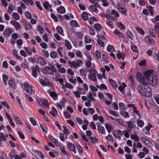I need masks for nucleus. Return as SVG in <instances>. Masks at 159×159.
<instances>
[{
	"label": "nucleus",
	"instance_id": "obj_1",
	"mask_svg": "<svg viewBox=\"0 0 159 159\" xmlns=\"http://www.w3.org/2000/svg\"><path fill=\"white\" fill-rule=\"evenodd\" d=\"M144 75L152 86L157 85L158 74L156 72L153 70H148L145 72Z\"/></svg>",
	"mask_w": 159,
	"mask_h": 159
},
{
	"label": "nucleus",
	"instance_id": "obj_2",
	"mask_svg": "<svg viewBox=\"0 0 159 159\" xmlns=\"http://www.w3.org/2000/svg\"><path fill=\"white\" fill-rule=\"evenodd\" d=\"M138 90L141 95L149 98L152 96L151 89L145 84L139 85L138 87Z\"/></svg>",
	"mask_w": 159,
	"mask_h": 159
},
{
	"label": "nucleus",
	"instance_id": "obj_3",
	"mask_svg": "<svg viewBox=\"0 0 159 159\" xmlns=\"http://www.w3.org/2000/svg\"><path fill=\"white\" fill-rule=\"evenodd\" d=\"M21 86L23 89L28 93L31 95L34 94L35 92V88L30 84L25 83L22 84Z\"/></svg>",
	"mask_w": 159,
	"mask_h": 159
},
{
	"label": "nucleus",
	"instance_id": "obj_4",
	"mask_svg": "<svg viewBox=\"0 0 159 159\" xmlns=\"http://www.w3.org/2000/svg\"><path fill=\"white\" fill-rule=\"evenodd\" d=\"M68 63L70 65L71 67H73L75 69H76L80 66H81L83 64V62L81 60H78L76 61H68Z\"/></svg>",
	"mask_w": 159,
	"mask_h": 159
},
{
	"label": "nucleus",
	"instance_id": "obj_5",
	"mask_svg": "<svg viewBox=\"0 0 159 159\" xmlns=\"http://www.w3.org/2000/svg\"><path fill=\"white\" fill-rule=\"evenodd\" d=\"M120 16L119 13L115 10H112L110 14V17L112 21H115L116 20L117 18Z\"/></svg>",
	"mask_w": 159,
	"mask_h": 159
},
{
	"label": "nucleus",
	"instance_id": "obj_6",
	"mask_svg": "<svg viewBox=\"0 0 159 159\" xmlns=\"http://www.w3.org/2000/svg\"><path fill=\"white\" fill-rule=\"evenodd\" d=\"M57 70L54 66L50 67L46 66L45 67L44 70V74L48 73L50 75H53L54 72H56Z\"/></svg>",
	"mask_w": 159,
	"mask_h": 159
},
{
	"label": "nucleus",
	"instance_id": "obj_7",
	"mask_svg": "<svg viewBox=\"0 0 159 159\" xmlns=\"http://www.w3.org/2000/svg\"><path fill=\"white\" fill-rule=\"evenodd\" d=\"M66 102V100L65 98H62L59 102H56L55 105L61 110L62 108L65 107V104Z\"/></svg>",
	"mask_w": 159,
	"mask_h": 159
},
{
	"label": "nucleus",
	"instance_id": "obj_8",
	"mask_svg": "<svg viewBox=\"0 0 159 159\" xmlns=\"http://www.w3.org/2000/svg\"><path fill=\"white\" fill-rule=\"evenodd\" d=\"M136 77L139 81L143 84H142L146 85V82L145 77L140 73H137Z\"/></svg>",
	"mask_w": 159,
	"mask_h": 159
},
{
	"label": "nucleus",
	"instance_id": "obj_9",
	"mask_svg": "<svg viewBox=\"0 0 159 159\" xmlns=\"http://www.w3.org/2000/svg\"><path fill=\"white\" fill-rule=\"evenodd\" d=\"M89 72L90 73V74L89 75V78L93 81H96L97 79L95 75L97 73L96 71L93 69L92 70H89Z\"/></svg>",
	"mask_w": 159,
	"mask_h": 159
},
{
	"label": "nucleus",
	"instance_id": "obj_10",
	"mask_svg": "<svg viewBox=\"0 0 159 159\" xmlns=\"http://www.w3.org/2000/svg\"><path fill=\"white\" fill-rule=\"evenodd\" d=\"M117 10L123 15L126 16L127 15V10L123 6L120 4L117 5L116 7Z\"/></svg>",
	"mask_w": 159,
	"mask_h": 159
},
{
	"label": "nucleus",
	"instance_id": "obj_11",
	"mask_svg": "<svg viewBox=\"0 0 159 159\" xmlns=\"http://www.w3.org/2000/svg\"><path fill=\"white\" fill-rule=\"evenodd\" d=\"M144 40L148 44L154 45L155 44L154 40L149 36H147L144 39Z\"/></svg>",
	"mask_w": 159,
	"mask_h": 159
},
{
	"label": "nucleus",
	"instance_id": "obj_12",
	"mask_svg": "<svg viewBox=\"0 0 159 159\" xmlns=\"http://www.w3.org/2000/svg\"><path fill=\"white\" fill-rule=\"evenodd\" d=\"M141 140L145 144L149 147H151L153 145V144L151 141L144 137H141Z\"/></svg>",
	"mask_w": 159,
	"mask_h": 159
},
{
	"label": "nucleus",
	"instance_id": "obj_13",
	"mask_svg": "<svg viewBox=\"0 0 159 159\" xmlns=\"http://www.w3.org/2000/svg\"><path fill=\"white\" fill-rule=\"evenodd\" d=\"M67 145L69 149L71 151H73V152L76 154V152L75 150V145L72 143H70L68 141L67 142Z\"/></svg>",
	"mask_w": 159,
	"mask_h": 159
},
{
	"label": "nucleus",
	"instance_id": "obj_14",
	"mask_svg": "<svg viewBox=\"0 0 159 159\" xmlns=\"http://www.w3.org/2000/svg\"><path fill=\"white\" fill-rule=\"evenodd\" d=\"M40 71V69L38 66H36L32 69V75L34 77H36L37 76V72Z\"/></svg>",
	"mask_w": 159,
	"mask_h": 159
},
{
	"label": "nucleus",
	"instance_id": "obj_15",
	"mask_svg": "<svg viewBox=\"0 0 159 159\" xmlns=\"http://www.w3.org/2000/svg\"><path fill=\"white\" fill-rule=\"evenodd\" d=\"M60 150L63 154L66 156L68 159H70L71 157L70 154L66 151L64 147H61Z\"/></svg>",
	"mask_w": 159,
	"mask_h": 159
},
{
	"label": "nucleus",
	"instance_id": "obj_16",
	"mask_svg": "<svg viewBox=\"0 0 159 159\" xmlns=\"http://www.w3.org/2000/svg\"><path fill=\"white\" fill-rule=\"evenodd\" d=\"M5 115L9 121L10 125L13 127H14L15 126V124L13 121L12 119L10 116L7 112L5 113Z\"/></svg>",
	"mask_w": 159,
	"mask_h": 159
},
{
	"label": "nucleus",
	"instance_id": "obj_17",
	"mask_svg": "<svg viewBox=\"0 0 159 159\" xmlns=\"http://www.w3.org/2000/svg\"><path fill=\"white\" fill-rule=\"evenodd\" d=\"M39 83L42 85L43 86H51V84L50 82L48 80L45 81L43 79H40L39 80Z\"/></svg>",
	"mask_w": 159,
	"mask_h": 159
},
{
	"label": "nucleus",
	"instance_id": "obj_18",
	"mask_svg": "<svg viewBox=\"0 0 159 159\" xmlns=\"http://www.w3.org/2000/svg\"><path fill=\"white\" fill-rule=\"evenodd\" d=\"M11 23L14 26L16 30H18L20 27V25L19 23L15 20H11Z\"/></svg>",
	"mask_w": 159,
	"mask_h": 159
},
{
	"label": "nucleus",
	"instance_id": "obj_19",
	"mask_svg": "<svg viewBox=\"0 0 159 159\" xmlns=\"http://www.w3.org/2000/svg\"><path fill=\"white\" fill-rule=\"evenodd\" d=\"M12 52L14 56L16 57L17 59L19 60L20 61H22L23 58L19 56L18 55V52L17 51L15 50H13L12 51Z\"/></svg>",
	"mask_w": 159,
	"mask_h": 159
},
{
	"label": "nucleus",
	"instance_id": "obj_20",
	"mask_svg": "<svg viewBox=\"0 0 159 159\" xmlns=\"http://www.w3.org/2000/svg\"><path fill=\"white\" fill-rule=\"evenodd\" d=\"M7 140L6 137H5L3 133H0V145L2 146V141L6 142Z\"/></svg>",
	"mask_w": 159,
	"mask_h": 159
},
{
	"label": "nucleus",
	"instance_id": "obj_21",
	"mask_svg": "<svg viewBox=\"0 0 159 159\" xmlns=\"http://www.w3.org/2000/svg\"><path fill=\"white\" fill-rule=\"evenodd\" d=\"M126 86V85L124 83H122V84L120 85L118 88V89L122 93L124 94V89Z\"/></svg>",
	"mask_w": 159,
	"mask_h": 159
},
{
	"label": "nucleus",
	"instance_id": "obj_22",
	"mask_svg": "<svg viewBox=\"0 0 159 159\" xmlns=\"http://www.w3.org/2000/svg\"><path fill=\"white\" fill-rule=\"evenodd\" d=\"M50 114L54 117L57 116L58 112L57 110L54 107H52V110L50 111Z\"/></svg>",
	"mask_w": 159,
	"mask_h": 159
},
{
	"label": "nucleus",
	"instance_id": "obj_23",
	"mask_svg": "<svg viewBox=\"0 0 159 159\" xmlns=\"http://www.w3.org/2000/svg\"><path fill=\"white\" fill-rule=\"evenodd\" d=\"M57 12L60 14H63L66 12L65 8L62 6H60L57 9Z\"/></svg>",
	"mask_w": 159,
	"mask_h": 159
},
{
	"label": "nucleus",
	"instance_id": "obj_24",
	"mask_svg": "<svg viewBox=\"0 0 159 159\" xmlns=\"http://www.w3.org/2000/svg\"><path fill=\"white\" fill-rule=\"evenodd\" d=\"M64 44L67 49L71 50L72 49V46L70 42L68 40H65Z\"/></svg>",
	"mask_w": 159,
	"mask_h": 159
},
{
	"label": "nucleus",
	"instance_id": "obj_25",
	"mask_svg": "<svg viewBox=\"0 0 159 159\" xmlns=\"http://www.w3.org/2000/svg\"><path fill=\"white\" fill-rule=\"evenodd\" d=\"M13 32V29L9 28L5 30L4 34L5 36H10Z\"/></svg>",
	"mask_w": 159,
	"mask_h": 159
},
{
	"label": "nucleus",
	"instance_id": "obj_26",
	"mask_svg": "<svg viewBox=\"0 0 159 159\" xmlns=\"http://www.w3.org/2000/svg\"><path fill=\"white\" fill-rule=\"evenodd\" d=\"M50 96L52 97L54 101L57 100L58 99V96L57 93L54 91L49 92Z\"/></svg>",
	"mask_w": 159,
	"mask_h": 159
},
{
	"label": "nucleus",
	"instance_id": "obj_27",
	"mask_svg": "<svg viewBox=\"0 0 159 159\" xmlns=\"http://www.w3.org/2000/svg\"><path fill=\"white\" fill-rule=\"evenodd\" d=\"M38 62L41 65L45 66L46 64L45 61L42 57H39L38 59Z\"/></svg>",
	"mask_w": 159,
	"mask_h": 159
},
{
	"label": "nucleus",
	"instance_id": "obj_28",
	"mask_svg": "<svg viewBox=\"0 0 159 159\" xmlns=\"http://www.w3.org/2000/svg\"><path fill=\"white\" fill-rule=\"evenodd\" d=\"M114 33L116 35H118L121 38H123L124 37V34L121 32L119 31L118 30H116L114 31Z\"/></svg>",
	"mask_w": 159,
	"mask_h": 159
},
{
	"label": "nucleus",
	"instance_id": "obj_29",
	"mask_svg": "<svg viewBox=\"0 0 159 159\" xmlns=\"http://www.w3.org/2000/svg\"><path fill=\"white\" fill-rule=\"evenodd\" d=\"M98 129L100 134H101L103 135H105V130L104 128L102 126H99L98 128Z\"/></svg>",
	"mask_w": 159,
	"mask_h": 159
},
{
	"label": "nucleus",
	"instance_id": "obj_30",
	"mask_svg": "<svg viewBox=\"0 0 159 159\" xmlns=\"http://www.w3.org/2000/svg\"><path fill=\"white\" fill-rule=\"evenodd\" d=\"M105 126L108 133H110L113 129L111 125H109L108 123H106L105 124Z\"/></svg>",
	"mask_w": 159,
	"mask_h": 159
},
{
	"label": "nucleus",
	"instance_id": "obj_31",
	"mask_svg": "<svg viewBox=\"0 0 159 159\" xmlns=\"http://www.w3.org/2000/svg\"><path fill=\"white\" fill-rule=\"evenodd\" d=\"M40 127L43 131L45 134H47L48 129L46 125L44 124H42L40 125Z\"/></svg>",
	"mask_w": 159,
	"mask_h": 159
},
{
	"label": "nucleus",
	"instance_id": "obj_32",
	"mask_svg": "<svg viewBox=\"0 0 159 159\" xmlns=\"http://www.w3.org/2000/svg\"><path fill=\"white\" fill-rule=\"evenodd\" d=\"M109 81L110 84L114 88L116 89L117 88L118 85L114 80L111 79H109Z\"/></svg>",
	"mask_w": 159,
	"mask_h": 159
},
{
	"label": "nucleus",
	"instance_id": "obj_33",
	"mask_svg": "<svg viewBox=\"0 0 159 159\" xmlns=\"http://www.w3.org/2000/svg\"><path fill=\"white\" fill-rule=\"evenodd\" d=\"M14 120L16 123L18 125H22V122L16 115H14Z\"/></svg>",
	"mask_w": 159,
	"mask_h": 159
},
{
	"label": "nucleus",
	"instance_id": "obj_34",
	"mask_svg": "<svg viewBox=\"0 0 159 159\" xmlns=\"http://www.w3.org/2000/svg\"><path fill=\"white\" fill-rule=\"evenodd\" d=\"M137 125L140 128H142L143 127L144 125V123L143 120H138L136 121Z\"/></svg>",
	"mask_w": 159,
	"mask_h": 159
},
{
	"label": "nucleus",
	"instance_id": "obj_35",
	"mask_svg": "<svg viewBox=\"0 0 159 159\" xmlns=\"http://www.w3.org/2000/svg\"><path fill=\"white\" fill-rule=\"evenodd\" d=\"M21 66L24 69H28L29 67L28 65V63L26 60H25L21 65Z\"/></svg>",
	"mask_w": 159,
	"mask_h": 159
},
{
	"label": "nucleus",
	"instance_id": "obj_36",
	"mask_svg": "<svg viewBox=\"0 0 159 159\" xmlns=\"http://www.w3.org/2000/svg\"><path fill=\"white\" fill-rule=\"evenodd\" d=\"M120 108L123 111L127 110V107L125 105L123 102L120 103L119 104Z\"/></svg>",
	"mask_w": 159,
	"mask_h": 159
},
{
	"label": "nucleus",
	"instance_id": "obj_37",
	"mask_svg": "<svg viewBox=\"0 0 159 159\" xmlns=\"http://www.w3.org/2000/svg\"><path fill=\"white\" fill-rule=\"evenodd\" d=\"M130 138L132 140H134L136 142L138 141L139 140V139L138 136L135 134H131L130 136Z\"/></svg>",
	"mask_w": 159,
	"mask_h": 159
},
{
	"label": "nucleus",
	"instance_id": "obj_38",
	"mask_svg": "<svg viewBox=\"0 0 159 159\" xmlns=\"http://www.w3.org/2000/svg\"><path fill=\"white\" fill-rule=\"evenodd\" d=\"M56 30L58 33L61 35L64 36V34L63 33V31L62 28L60 26H57L56 28Z\"/></svg>",
	"mask_w": 159,
	"mask_h": 159
},
{
	"label": "nucleus",
	"instance_id": "obj_39",
	"mask_svg": "<svg viewBox=\"0 0 159 159\" xmlns=\"http://www.w3.org/2000/svg\"><path fill=\"white\" fill-rule=\"evenodd\" d=\"M94 28L97 31H99L102 28V26L99 24L96 23L94 24Z\"/></svg>",
	"mask_w": 159,
	"mask_h": 159
},
{
	"label": "nucleus",
	"instance_id": "obj_40",
	"mask_svg": "<svg viewBox=\"0 0 159 159\" xmlns=\"http://www.w3.org/2000/svg\"><path fill=\"white\" fill-rule=\"evenodd\" d=\"M116 56L120 59H123L124 58L125 54L123 52L121 53L120 51H118V52L116 54Z\"/></svg>",
	"mask_w": 159,
	"mask_h": 159
},
{
	"label": "nucleus",
	"instance_id": "obj_41",
	"mask_svg": "<svg viewBox=\"0 0 159 159\" xmlns=\"http://www.w3.org/2000/svg\"><path fill=\"white\" fill-rule=\"evenodd\" d=\"M15 7L13 5L10 4L9 5L8 7V11L10 13H11L14 10Z\"/></svg>",
	"mask_w": 159,
	"mask_h": 159
},
{
	"label": "nucleus",
	"instance_id": "obj_42",
	"mask_svg": "<svg viewBox=\"0 0 159 159\" xmlns=\"http://www.w3.org/2000/svg\"><path fill=\"white\" fill-rule=\"evenodd\" d=\"M127 125H128V128L129 129H131L133 128L134 127V125L133 122L132 121H128L127 122Z\"/></svg>",
	"mask_w": 159,
	"mask_h": 159
},
{
	"label": "nucleus",
	"instance_id": "obj_43",
	"mask_svg": "<svg viewBox=\"0 0 159 159\" xmlns=\"http://www.w3.org/2000/svg\"><path fill=\"white\" fill-rule=\"evenodd\" d=\"M76 147L80 154H81L83 153V148L80 145H76Z\"/></svg>",
	"mask_w": 159,
	"mask_h": 159
},
{
	"label": "nucleus",
	"instance_id": "obj_44",
	"mask_svg": "<svg viewBox=\"0 0 159 159\" xmlns=\"http://www.w3.org/2000/svg\"><path fill=\"white\" fill-rule=\"evenodd\" d=\"M156 31H154L152 29H150L149 30V34L153 37H155L156 36Z\"/></svg>",
	"mask_w": 159,
	"mask_h": 159
},
{
	"label": "nucleus",
	"instance_id": "obj_45",
	"mask_svg": "<svg viewBox=\"0 0 159 159\" xmlns=\"http://www.w3.org/2000/svg\"><path fill=\"white\" fill-rule=\"evenodd\" d=\"M107 112L109 114L111 115H113L116 117L118 116V114L116 113V111H113L112 110L108 109L107 110Z\"/></svg>",
	"mask_w": 159,
	"mask_h": 159
},
{
	"label": "nucleus",
	"instance_id": "obj_46",
	"mask_svg": "<svg viewBox=\"0 0 159 159\" xmlns=\"http://www.w3.org/2000/svg\"><path fill=\"white\" fill-rule=\"evenodd\" d=\"M117 25L118 28L120 30H124L125 28V26L121 22H118L117 23Z\"/></svg>",
	"mask_w": 159,
	"mask_h": 159
},
{
	"label": "nucleus",
	"instance_id": "obj_47",
	"mask_svg": "<svg viewBox=\"0 0 159 159\" xmlns=\"http://www.w3.org/2000/svg\"><path fill=\"white\" fill-rule=\"evenodd\" d=\"M48 137L50 140L52 142L54 143L55 145H56V143H57V139H55L53 137L50 135L48 136Z\"/></svg>",
	"mask_w": 159,
	"mask_h": 159
},
{
	"label": "nucleus",
	"instance_id": "obj_48",
	"mask_svg": "<svg viewBox=\"0 0 159 159\" xmlns=\"http://www.w3.org/2000/svg\"><path fill=\"white\" fill-rule=\"evenodd\" d=\"M61 2L59 0H54L53 1V5L54 6L61 5Z\"/></svg>",
	"mask_w": 159,
	"mask_h": 159
},
{
	"label": "nucleus",
	"instance_id": "obj_49",
	"mask_svg": "<svg viewBox=\"0 0 159 159\" xmlns=\"http://www.w3.org/2000/svg\"><path fill=\"white\" fill-rule=\"evenodd\" d=\"M120 114L124 117H127L129 116V113L127 111H120Z\"/></svg>",
	"mask_w": 159,
	"mask_h": 159
},
{
	"label": "nucleus",
	"instance_id": "obj_50",
	"mask_svg": "<svg viewBox=\"0 0 159 159\" xmlns=\"http://www.w3.org/2000/svg\"><path fill=\"white\" fill-rule=\"evenodd\" d=\"M12 16L13 18L16 20H18L20 19V16L19 14L17 13L13 12L12 13Z\"/></svg>",
	"mask_w": 159,
	"mask_h": 159
},
{
	"label": "nucleus",
	"instance_id": "obj_51",
	"mask_svg": "<svg viewBox=\"0 0 159 159\" xmlns=\"http://www.w3.org/2000/svg\"><path fill=\"white\" fill-rule=\"evenodd\" d=\"M90 141L93 143H97L98 141V139L95 137L91 136L89 137Z\"/></svg>",
	"mask_w": 159,
	"mask_h": 159
},
{
	"label": "nucleus",
	"instance_id": "obj_52",
	"mask_svg": "<svg viewBox=\"0 0 159 159\" xmlns=\"http://www.w3.org/2000/svg\"><path fill=\"white\" fill-rule=\"evenodd\" d=\"M90 9L91 11L94 12H96L97 13L98 11V10L96 7L94 5H91L90 7Z\"/></svg>",
	"mask_w": 159,
	"mask_h": 159
},
{
	"label": "nucleus",
	"instance_id": "obj_53",
	"mask_svg": "<svg viewBox=\"0 0 159 159\" xmlns=\"http://www.w3.org/2000/svg\"><path fill=\"white\" fill-rule=\"evenodd\" d=\"M94 55L96 58L98 59H100L101 58V53L99 52H96Z\"/></svg>",
	"mask_w": 159,
	"mask_h": 159
},
{
	"label": "nucleus",
	"instance_id": "obj_54",
	"mask_svg": "<svg viewBox=\"0 0 159 159\" xmlns=\"http://www.w3.org/2000/svg\"><path fill=\"white\" fill-rule=\"evenodd\" d=\"M85 42L87 43H90L91 42V39L89 36H85L84 37Z\"/></svg>",
	"mask_w": 159,
	"mask_h": 159
},
{
	"label": "nucleus",
	"instance_id": "obj_55",
	"mask_svg": "<svg viewBox=\"0 0 159 159\" xmlns=\"http://www.w3.org/2000/svg\"><path fill=\"white\" fill-rule=\"evenodd\" d=\"M48 104V102L46 100H42L40 105L42 106V107H45L47 106Z\"/></svg>",
	"mask_w": 159,
	"mask_h": 159
},
{
	"label": "nucleus",
	"instance_id": "obj_56",
	"mask_svg": "<svg viewBox=\"0 0 159 159\" xmlns=\"http://www.w3.org/2000/svg\"><path fill=\"white\" fill-rule=\"evenodd\" d=\"M82 17L84 20H88V15L86 12L84 11L83 12L82 14Z\"/></svg>",
	"mask_w": 159,
	"mask_h": 159
},
{
	"label": "nucleus",
	"instance_id": "obj_57",
	"mask_svg": "<svg viewBox=\"0 0 159 159\" xmlns=\"http://www.w3.org/2000/svg\"><path fill=\"white\" fill-rule=\"evenodd\" d=\"M106 23L108 26L111 29L113 28L114 27L113 23L112 21L107 20L106 21Z\"/></svg>",
	"mask_w": 159,
	"mask_h": 159
},
{
	"label": "nucleus",
	"instance_id": "obj_58",
	"mask_svg": "<svg viewBox=\"0 0 159 159\" xmlns=\"http://www.w3.org/2000/svg\"><path fill=\"white\" fill-rule=\"evenodd\" d=\"M86 64L88 68L91 67V68H93L94 67V65L92 66L91 62L89 61H87Z\"/></svg>",
	"mask_w": 159,
	"mask_h": 159
},
{
	"label": "nucleus",
	"instance_id": "obj_59",
	"mask_svg": "<svg viewBox=\"0 0 159 159\" xmlns=\"http://www.w3.org/2000/svg\"><path fill=\"white\" fill-rule=\"evenodd\" d=\"M105 139L108 140L109 142H113V137L111 134H109L107 136L105 137Z\"/></svg>",
	"mask_w": 159,
	"mask_h": 159
},
{
	"label": "nucleus",
	"instance_id": "obj_60",
	"mask_svg": "<svg viewBox=\"0 0 159 159\" xmlns=\"http://www.w3.org/2000/svg\"><path fill=\"white\" fill-rule=\"evenodd\" d=\"M50 55L51 58H55L57 56V54L56 52H50Z\"/></svg>",
	"mask_w": 159,
	"mask_h": 159
},
{
	"label": "nucleus",
	"instance_id": "obj_61",
	"mask_svg": "<svg viewBox=\"0 0 159 159\" xmlns=\"http://www.w3.org/2000/svg\"><path fill=\"white\" fill-rule=\"evenodd\" d=\"M131 50L134 52H136L138 51V49L137 47L134 45H131Z\"/></svg>",
	"mask_w": 159,
	"mask_h": 159
},
{
	"label": "nucleus",
	"instance_id": "obj_62",
	"mask_svg": "<svg viewBox=\"0 0 159 159\" xmlns=\"http://www.w3.org/2000/svg\"><path fill=\"white\" fill-rule=\"evenodd\" d=\"M133 113H134V114L136 115L139 116H140L139 111L137 109L136 107L133 109Z\"/></svg>",
	"mask_w": 159,
	"mask_h": 159
},
{
	"label": "nucleus",
	"instance_id": "obj_63",
	"mask_svg": "<svg viewBox=\"0 0 159 159\" xmlns=\"http://www.w3.org/2000/svg\"><path fill=\"white\" fill-rule=\"evenodd\" d=\"M136 30H137L138 32L140 34H141L142 35L144 34V32L141 28H140L139 27H136Z\"/></svg>",
	"mask_w": 159,
	"mask_h": 159
},
{
	"label": "nucleus",
	"instance_id": "obj_64",
	"mask_svg": "<svg viewBox=\"0 0 159 159\" xmlns=\"http://www.w3.org/2000/svg\"><path fill=\"white\" fill-rule=\"evenodd\" d=\"M108 51L111 52H113L114 51V49L112 45H109L107 48Z\"/></svg>",
	"mask_w": 159,
	"mask_h": 159
}]
</instances>
